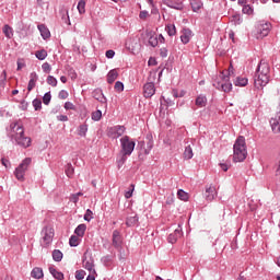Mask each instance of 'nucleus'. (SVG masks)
Segmentation results:
<instances>
[{
    "label": "nucleus",
    "mask_w": 280,
    "mask_h": 280,
    "mask_svg": "<svg viewBox=\"0 0 280 280\" xmlns=\"http://www.w3.org/2000/svg\"><path fill=\"white\" fill-rule=\"evenodd\" d=\"M231 75H235V69L233 66L229 67L228 75L222 72L219 75V80L213 83V86L218 89L219 91H223V93H231L233 91V83H231Z\"/></svg>",
    "instance_id": "obj_3"
},
{
    "label": "nucleus",
    "mask_w": 280,
    "mask_h": 280,
    "mask_svg": "<svg viewBox=\"0 0 280 280\" xmlns=\"http://www.w3.org/2000/svg\"><path fill=\"white\" fill-rule=\"evenodd\" d=\"M31 277L33 279H43V277H45V273H43V268L40 267L33 268V270L31 271Z\"/></svg>",
    "instance_id": "obj_20"
},
{
    "label": "nucleus",
    "mask_w": 280,
    "mask_h": 280,
    "mask_svg": "<svg viewBox=\"0 0 280 280\" xmlns=\"http://www.w3.org/2000/svg\"><path fill=\"white\" fill-rule=\"evenodd\" d=\"M115 91L117 93H121L124 91V83L121 81H117L114 85Z\"/></svg>",
    "instance_id": "obj_48"
},
{
    "label": "nucleus",
    "mask_w": 280,
    "mask_h": 280,
    "mask_svg": "<svg viewBox=\"0 0 280 280\" xmlns=\"http://www.w3.org/2000/svg\"><path fill=\"white\" fill-rule=\"evenodd\" d=\"M1 163H2V165H4V167H5L7 170H8V167L11 166L10 160H8V159H5V158H2V159H1Z\"/></svg>",
    "instance_id": "obj_61"
},
{
    "label": "nucleus",
    "mask_w": 280,
    "mask_h": 280,
    "mask_svg": "<svg viewBox=\"0 0 280 280\" xmlns=\"http://www.w3.org/2000/svg\"><path fill=\"white\" fill-rule=\"evenodd\" d=\"M10 129V137L16 145H20L21 148H30V145H32V138L25 137V129L22 124L12 122Z\"/></svg>",
    "instance_id": "obj_1"
},
{
    "label": "nucleus",
    "mask_w": 280,
    "mask_h": 280,
    "mask_svg": "<svg viewBox=\"0 0 280 280\" xmlns=\"http://www.w3.org/2000/svg\"><path fill=\"white\" fill-rule=\"evenodd\" d=\"M242 12H243V14H248V15H250V14H253V9L250 8L249 4H245V5L243 7V9H242Z\"/></svg>",
    "instance_id": "obj_53"
},
{
    "label": "nucleus",
    "mask_w": 280,
    "mask_h": 280,
    "mask_svg": "<svg viewBox=\"0 0 280 280\" xmlns=\"http://www.w3.org/2000/svg\"><path fill=\"white\" fill-rule=\"evenodd\" d=\"M127 156H128L127 154L121 153L120 159L117 160L118 170H121V167H124V164L128 159Z\"/></svg>",
    "instance_id": "obj_38"
},
{
    "label": "nucleus",
    "mask_w": 280,
    "mask_h": 280,
    "mask_svg": "<svg viewBox=\"0 0 280 280\" xmlns=\"http://www.w3.org/2000/svg\"><path fill=\"white\" fill-rule=\"evenodd\" d=\"M126 133V127L121 125H116L114 127L107 128V137L109 139H119V137H124Z\"/></svg>",
    "instance_id": "obj_8"
},
{
    "label": "nucleus",
    "mask_w": 280,
    "mask_h": 280,
    "mask_svg": "<svg viewBox=\"0 0 280 280\" xmlns=\"http://www.w3.org/2000/svg\"><path fill=\"white\" fill-rule=\"evenodd\" d=\"M268 82H270V65L266 60H260L254 77V86L261 89Z\"/></svg>",
    "instance_id": "obj_2"
},
{
    "label": "nucleus",
    "mask_w": 280,
    "mask_h": 280,
    "mask_svg": "<svg viewBox=\"0 0 280 280\" xmlns=\"http://www.w3.org/2000/svg\"><path fill=\"white\" fill-rule=\"evenodd\" d=\"M119 73L117 72V70L113 69L107 73V82L108 84H113V82H115L118 78Z\"/></svg>",
    "instance_id": "obj_25"
},
{
    "label": "nucleus",
    "mask_w": 280,
    "mask_h": 280,
    "mask_svg": "<svg viewBox=\"0 0 280 280\" xmlns=\"http://www.w3.org/2000/svg\"><path fill=\"white\" fill-rule=\"evenodd\" d=\"M142 143H147V148H144V154H150L154 148V138L152 137V133H148L145 136V140Z\"/></svg>",
    "instance_id": "obj_11"
},
{
    "label": "nucleus",
    "mask_w": 280,
    "mask_h": 280,
    "mask_svg": "<svg viewBox=\"0 0 280 280\" xmlns=\"http://www.w3.org/2000/svg\"><path fill=\"white\" fill-rule=\"evenodd\" d=\"M130 187H131V189H129V190H127V191L125 192V198H127V199L132 198V192L135 191V185L131 184Z\"/></svg>",
    "instance_id": "obj_54"
},
{
    "label": "nucleus",
    "mask_w": 280,
    "mask_h": 280,
    "mask_svg": "<svg viewBox=\"0 0 280 280\" xmlns=\"http://www.w3.org/2000/svg\"><path fill=\"white\" fill-rule=\"evenodd\" d=\"M36 82H38V74L36 72H32L30 74V81H28V85H27V91H34L35 86H36Z\"/></svg>",
    "instance_id": "obj_17"
},
{
    "label": "nucleus",
    "mask_w": 280,
    "mask_h": 280,
    "mask_svg": "<svg viewBox=\"0 0 280 280\" xmlns=\"http://www.w3.org/2000/svg\"><path fill=\"white\" fill-rule=\"evenodd\" d=\"M166 32L168 36H175L176 35V26L174 24L166 26Z\"/></svg>",
    "instance_id": "obj_39"
},
{
    "label": "nucleus",
    "mask_w": 280,
    "mask_h": 280,
    "mask_svg": "<svg viewBox=\"0 0 280 280\" xmlns=\"http://www.w3.org/2000/svg\"><path fill=\"white\" fill-rule=\"evenodd\" d=\"M248 84V79L246 77H237L234 80V86H246Z\"/></svg>",
    "instance_id": "obj_27"
},
{
    "label": "nucleus",
    "mask_w": 280,
    "mask_h": 280,
    "mask_svg": "<svg viewBox=\"0 0 280 280\" xmlns=\"http://www.w3.org/2000/svg\"><path fill=\"white\" fill-rule=\"evenodd\" d=\"M92 119L93 121H100L102 119V110H95L92 113Z\"/></svg>",
    "instance_id": "obj_44"
},
{
    "label": "nucleus",
    "mask_w": 280,
    "mask_h": 280,
    "mask_svg": "<svg viewBox=\"0 0 280 280\" xmlns=\"http://www.w3.org/2000/svg\"><path fill=\"white\" fill-rule=\"evenodd\" d=\"M195 104L198 108H205V106H207V96L205 94H200L197 96Z\"/></svg>",
    "instance_id": "obj_21"
},
{
    "label": "nucleus",
    "mask_w": 280,
    "mask_h": 280,
    "mask_svg": "<svg viewBox=\"0 0 280 280\" xmlns=\"http://www.w3.org/2000/svg\"><path fill=\"white\" fill-rule=\"evenodd\" d=\"M166 5H167V8H172L173 10H180V4H178L172 0H168L166 2Z\"/></svg>",
    "instance_id": "obj_46"
},
{
    "label": "nucleus",
    "mask_w": 280,
    "mask_h": 280,
    "mask_svg": "<svg viewBox=\"0 0 280 280\" xmlns=\"http://www.w3.org/2000/svg\"><path fill=\"white\" fill-rule=\"evenodd\" d=\"M136 145L137 143L135 142V140L130 139V137L128 136H124L122 138H120V154H127V156H130V154L135 152Z\"/></svg>",
    "instance_id": "obj_5"
},
{
    "label": "nucleus",
    "mask_w": 280,
    "mask_h": 280,
    "mask_svg": "<svg viewBox=\"0 0 280 280\" xmlns=\"http://www.w3.org/2000/svg\"><path fill=\"white\" fill-rule=\"evenodd\" d=\"M143 93H144V97H152L154 93H156V88H154V83L149 82L144 84Z\"/></svg>",
    "instance_id": "obj_14"
},
{
    "label": "nucleus",
    "mask_w": 280,
    "mask_h": 280,
    "mask_svg": "<svg viewBox=\"0 0 280 280\" xmlns=\"http://www.w3.org/2000/svg\"><path fill=\"white\" fill-rule=\"evenodd\" d=\"M61 12H62V16H61L62 21L65 23H68V25H71V22L69 21V10L66 9V10H62Z\"/></svg>",
    "instance_id": "obj_43"
},
{
    "label": "nucleus",
    "mask_w": 280,
    "mask_h": 280,
    "mask_svg": "<svg viewBox=\"0 0 280 280\" xmlns=\"http://www.w3.org/2000/svg\"><path fill=\"white\" fill-rule=\"evenodd\" d=\"M271 27H272V25L268 22L260 24L258 26L257 38H266V36H268V34H270Z\"/></svg>",
    "instance_id": "obj_9"
},
{
    "label": "nucleus",
    "mask_w": 280,
    "mask_h": 280,
    "mask_svg": "<svg viewBox=\"0 0 280 280\" xmlns=\"http://www.w3.org/2000/svg\"><path fill=\"white\" fill-rule=\"evenodd\" d=\"M74 233L78 237H84V233H86V224H79L75 228Z\"/></svg>",
    "instance_id": "obj_26"
},
{
    "label": "nucleus",
    "mask_w": 280,
    "mask_h": 280,
    "mask_svg": "<svg viewBox=\"0 0 280 280\" xmlns=\"http://www.w3.org/2000/svg\"><path fill=\"white\" fill-rule=\"evenodd\" d=\"M51 102V92H47L43 96V103L45 106H49V103Z\"/></svg>",
    "instance_id": "obj_40"
},
{
    "label": "nucleus",
    "mask_w": 280,
    "mask_h": 280,
    "mask_svg": "<svg viewBox=\"0 0 280 280\" xmlns=\"http://www.w3.org/2000/svg\"><path fill=\"white\" fill-rule=\"evenodd\" d=\"M47 84L50 86H58V80L54 75H48Z\"/></svg>",
    "instance_id": "obj_41"
},
{
    "label": "nucleus",
    "mask_w": 280,
    "mask_h": 280,
    "mask_svg": "<svg viewBox=\"0 0 280 280\" xmlns=\"http://www.w3.org/2000/svg\"><path fill=\"white\" fill-rule=\"evenodd\" d=\"M52 259L54 261H62V252H60V249H55L52 252Z\"/></svg>",
    "instance_id": "obj_37"
},
{
    "label": "nucleus",
    "mask_w": 280,
    "mask_h": 280,
    "mask_svg": "<svg viewBox=\"0 0 280 280\" xmlns=\"http://www.w3.org/2000/svg\"><path fill=\"white\" fill-rule=\"evenodd\" d=\"M177 198H179V200H184V202H187V200H189V195L185 190L179 189L177 191Z\"/></svg>",
    "instance_id": "obj_34"
},
{
    "label": "nucleus",
    "mask_w": 280,
    "mask_h": 280,
    "mask_svg": "<svg viewBox=\"0 0 280 280\" xmlns=\"http://www.w3.org/2000/svg\"><path fill=\"white\" fill-rule=\"evenodd\" d=\"M183 237V229H180V225L178 226V229H176L174 231V233H171L168 235V242L170 244H176V242H178V238Z\"/></svg>",
    "instance_id": "obj_13"
},
{
    "label": "nucleus",
    "mask_w": 280,
    "mask_h": 280,
    "mask_svg": "<svg viewBox=\"0 0 280 280\" xmlns=\"http://www.w3.org/2000/svg\"><path fill=\"white\" fill-rule=\"evenodd\" d=\"M79 14H85L86 12V0H80L77 5Z\"/></svg>",
    "instance_id": "obj_29"
},
{
    "label": "nucleus",
    "mask_w": 280,
    "mask_h": 280,
    "mask_svg": "<svg viewBox=\"0 0 280 280\" xmlns=\"http://www.w3.org/2000/svg\"><path fill=\"white\" fill-rule=\"evenodd\" d=\"M35 57L37 58V60H45V58H47V50L45 49L37 50L35 52Z\"/></svg>",
    "instance_id": "obj_36"
},
{
    "label": "nucleus",
    "mask_w": 280,
    "mask_h": 280,
    "mask_svg": "<svg viewBox=\"0 0 280 280\" xmlns=\"http://www.w3.org/2000/svg\"><path fill=\"white\" fill-rule=\"evenodd\" d=\"M37 30L40 32V36L42 38H44V40H47V38L51 37V33L49 32V28H47L45 24H39L37 26Z\"/></svg>",
    "instance_id": "obj_19"
},
{
    "label": "nucleus",
    "mask_w": 280,
    "mask_h": 280,
    "mask_svg": "<svg viewBox=\"0 0 280 280\" xmlns=\"http://www.w3.org/2000/svg\"><path fill=\"white\" fill-rule=\"evenodd\" d=\"M25 67V61L23 59H18V71H21Z\"/></svg>",
    "instance_id": "obj_60"
},
{
    "label": "nucleus",
    "mask_w": 280,
    "mask_h": 280,
    "mask_svg": "<svg viewBox=\"0 0 280 280\" xmlns=\"http://www.w3.org/2000/svg\"><path fill=\"white\" fill-rule=\"evenodd\" d=\"M89 276L86 277V280H95V277H97V272L95 270L89 271Z\"/></svg>",
    "instance_id": "obj_58"
},
{
    "label": "nucleus",
    "mask_w": 280,
    "mask_h": 280,
    "mask_svg": "<svg viewBox=\"0 0 280 280\" xmlns=\"http://www.w3.org/2000/svg\"><path fill=\"white\" fill-rule=\"evenodd\" d=\"M67 97H69V93L65 90H61L59 92V100H67Z\"/></svg>",
    "instance_id": "obj_57"
},
{
    "label": "nucleus",
    "mask_w": 280,
    "mask_h": 280,
    "mask_svg": "<svg viewBox=\"0 0 280 280\" xmlns=\"http://www.w3.org/2000/svg\"><path fill=\"white\" fill-rule=\"evenodd\" d=\"M113 246L114 248H121V234L117 230L113 232Z\"/></svg>",
    "instance_id": "obj_18"
},
{
    "label": "nucleus",
    "mask_w": 280,
    "mask_h": 280,
    "mask_svg": "<svg viewBox=\"0 0 280 280\" xmlns=\"http://www.w3.org/2000/svg\"><path fill=\"white\" fill-rule=\"evenodd\" d=\"M65 108H66V110H75V105H73V103H71V102H66Z\"/></svg>",
    "instance_id": "obj_56"
},
{
    "label": "nucleus",
    "mask_w": 280,
    "mask_h": 280,
    "mask_svg": "<svg viewBox=\"0 0 280 280\" xmlns=\"http://www.w3.org/2000/svg\"><path fill=\"white\" fill-rule=\"evenodd\" d=\"M73 174H74L73 165L68 164L67 168H66V175L68 176V178H71V176H73Z\"/></svg>",
    "instance_id": "obj_47"
},
{
    "label": "nucleus",
    "mask_w": 280,
    "mask_h": 280,
    "mask_svg": "<svg viewBox=\"0 0 280 280\" xmlns=\"http://www.w3.org/2000/svg\"><path fill=\"white\" fill-rule=\"evenodd\" d=\"M54 228L51 226H45L42 230V246L44 248H47V246H49L52 242H54Z\"/></svg>",
    "instance_id": "obj_7"
},
{
    "label": "nucleus",
    "mask_w": 280,
    "mask_h": 280,
    "mask_svg": "<svg viewBox=\"0 0 280 280\" xmlns=\"http://www.w3.org/2000/svg\"><path fill=\"white\" fill-rule=\"evenodd\" d=\"M92 97L94 100H97V102H101V104H106V96H104V93L101 89H96L92 92Z\"/></svg>",
    "instance_id": "obj_16"
},
{
    "label": "nucleus",
    "mask_w": 280,
    "mask_h": 280,
    "mask_svg": "<svg viewBox=\"0 0 280 280\" xmlns=\"http://www.w3.org/2000/svg\"><path fill=\"white\" fill-rule=\"evenodd\" d=\"M149 45H151V47H156V45H159V38L156 36H151L149 38Z\"/></svg>",
    "instance_id": "obj_52"
},
{
    "label": "nucleus",
    "mask_w": 280,
    "mask_h": 280,
    "mask_svg": "<svg viewBox=\"0 0 280 280\" xmlns=\"http://www.w3.org/2000/svg\"><path fill=\"white\" fill-rule=\"evenodd\" d=\"M2 33L4 34L5 38H13L14 36V30L12 28V26L5 24L3 27H2Z\"/></svg>",
    "instance_id": "obj_24"
},
{
    "label": "nucleus",
    "mask_w": 280,
    "mask_h": 280,
    "mask_svg": "<svg viewBox=\"0 0 280 280\" xmlns=\"http://www.w3.org/2000/svg\"><path fill=\"white\" fill-rule=\"evenodd\" d=\"M270 126H271L272 132H275V135H279V132H280V112L276 115L275 118H271Z\"/></svg>",
    "instance_id": "obj_12"
},
{
    "label": "nucleus",
    "mask_w": 280,
    "mask_h": 280,
    "mask_svg": "<svg viewBox=\"0 0 280 280\" xmlns=\"http://www.w3.org/2000/svg\"><path fill=\"white\" fill-rule=\"evenodd\" d=\"M106 58H115V50H107L105 52Z\"/></svg>",
    "instance_id": "obj_63"
},
{
    "label": "nucleus",
    "mask_w": 280,
    "mask_h": 280,
    "mask_svg": "<svg viewBox=\"0 0 280 280\" xmlns=\"http://www.w3.org/2000/svg\"><path fill=\"white\" fill-rule=\"evenodd\" d=\"M42 69L44 73H50L51 72V65L49 62H44L42 65Z\"/></svg>",
    "instance_id": "obj_51"
},
{
    "label": "nucleus",
    "mask_w": 280,
    "mask_h": 280,
    "mask_svg": "<svg viewBox=\"0 0 280 280\" xmlns=\"http://www.w3.org/2000/svg\"><path fill=\"white\" fill-rule=\"evenodd\" d=\"M190 5L192 12H200V10L202 9V2L198 0H194Z\"/></svg>",
    "instance_id": "obj_33"
},
{
    "label": "nucleus",
    "mask_w": 280,
    "mask_h": 280,
    "mask_svg": "<svg viewBox=\"0 0 280 280\" xmlns=\"http://www.w3.org/2000/svg\"><path fill=\"white\" fill-rule=\"evenodd\" d=\"M32 164V159L26 158L22 161V163L15 168L14 176L19 180H25V173L27 172V167Z\"/></svg>",
    "instance_id": "obj_6"
},
{
    "label": "nucleus",
    "mask_w": 280,
    "mask_h": 280,
    "mask_svg": "<svg viewBox=\"0 0 280 280\" xmlns=\"http://www.w3.org/2000/svg\"><path fill=\"white\" fill-rule=\"evenodd\" d=\"M148 16H150V13L148 11H141L139 13V19H141V21H145V19H148Z\"/></svg>",
    "instance_id": "obj_55"
},
{
    "label": "nucleus",
    "mask_w": 280,
    "mask_h": 280,
    "mask_svg": "<svg viewBox=\"0 0 280 280\" xmlns=\"http://www.w3.org/2000/svg\"><path fill=\"white\" fill-rule=\"evenodd\" d=\"M139 222V217L133 215V217H129L126 220V226H137Z\"/></svg>",
    "instance_id": "obj_30"
},
{
    "label": "nucleus",
    "mask_w": 280,
    "mask_h": 280,
    "mask_svg": "<svg viewBox=\"0 0 280 280\" xmlns=\"http://www.w3.org/2000/svg\"><path fill=\"white\" fill-rule=\"evenodd\" d=\"M215 196H218V191L215 190L214 186H208L206 187L205 198L208 200V202H212V200H215Z\"/></svg>",
    "instance_id": "obj_10"
},
{
    "label": "nucleus",
    "mask_w": 280,
    "mask_h": 280,
    "mask_svg": "<svg viewBox=\"0 0 280 280\" xmlns=\"http://www.w3.org/2000/svg\"><path fill=\"white\" fill-rule=\"evenodd\" d=\"M160 56L162 58H167V48H161L160 49Z\"/></svg>",
    "instance_id": "obj_62"
},
{
    "label": "nucleus",
    "mask_w": 280,
    "mask_h": 280,
    "mask_svg": "<svg viewBox=\"0 0 280 280\" xmlns=\"http://www.w3.org/2000/svg\"><path fill=\"white\" fill-rule=\"evenodd\" d=\"M69 245L72 247L79 246L80 245V236L72 235L69 240Z\"/></svg>",
    "instance_id": "obj_35"
},
{
    "label": "nucleus",
    "mask_w": 280,
    "mask_h": 280,
    "mask_svg": "<svg viewBox=\"0 0 280 280\" xmlns=\"http://www.w3.org/2000/svg\"><path fill=\"white\" fill-rule=\"evenodd\" d=\"M83 268H85V270H89V272H93V270H95V265L93 264V259L83 258Z\"/></svg>",
    "instance_id": "obj_22"
},
{
    "label": "nucleus",
    "mask_w": 280,
    "mask_h": 280,
    "mask_svg": "<svg viewBox=\"0 0 280 280\" xmlns=\"http://www.w3.org/2000/svg\"><path fill=\"white\" fill-rule=\"evenodd\" d=\"M84 277H86V271H84V270H77L75 271V279L82 280V279H84Z\"/></svg>",
    "instance_id": "obj_50"
},
{
    "label": "nucleus",
    "mask_w": 280,
    "mask_h": 280,
    "mask_svg": "<svg viewBox=\"0 0 280 280\" xmlns=\"http://www.w3.org/2000/svg\"><path fill=\"white\" fill-rule=\"evenodd\" d=\"M86 132H89V125L88 124L80 125L78 128L79 137H86Z\"/></svg>",
    "instance_id": "obj_31"
},
{
    "label": "nucleus",
    "mask_w": 280,
    "mask_h": 280,
    "mask_svg": "<svg viewBox=\"0 0 280 280\" xmlns=\"http://www.w3.org/2000/svg\"><path fill=\"white\" fill-rule=\"evenodd\" d=\"M80 200V197L77 194H72L70 196V201L77 205V202Z\"/></svg>",
    "instance_id": "obj_59"
},
{
    "label": "nucleus",
    "mask_w": 280,
    "mask_h": 280,
    "mask_svg": "<svg viewBox=\"0 0 280 280\" xmlns=\"http://www.w3.org/2000/svg\"><path fill=\"white\" fill-rule=\"evenodd\" d=\"M231 22L234 23V25H241L242 16H240V14H235L231 18Z\"/></svg>",
    "instance_id": "obj_45"
},
{
    "label": "nucleus",
    "mask_w": 280,
    "mask_h": 280,
    "mask_svg": "<svg viewBox=\"0 0 280 280\" xmlns=\"http://www.w3.org/2000/svg\"><path fill=\"white\" fill-rule=\"evenodd\" d=\"M49 272L54 277V279H57V280H63L65 279V275L62 272L58 271L56 269V267H54V266L49 267Z\"/></svg>",
    "instance_id": "obj_23"
},
{
    "label": "nucleus",
    "mask_w": 280,
    "mask_h": 280,
    "mask_svg": "<svg viewBox=\"0 0 280 280\" xmlns=\"http://www.w3.org/2000/svg\"><path fill=\"white\" fill-rule=\"evenodd\" d=\"M184 159L189 161L190 159H194V150L191 149V145H187L184 151Z\"/></svg>",
    "instance_id": "obj_32"
},
{
    "label": "nucleus",
    "mask_w": 280,
    "mask_h": 280,
    "mask_svg": "<svg viewBox=\"0 0 280 280\" xmlns=\"http://www.w3.org/2000/svg\"><path fill=\"white\" fill-rule=\"evenodd\" d=\"M233 150L234 163H242L243 161H246V156H248V151L246 150V138L240 136L234 143Z\"/></svg>",
    "instance_id": "obj_4"
},
{
    "label": "nucleus",
    "mask_w": 280,
    "mask_h": 280,
    "mask_svg": "<svg viewBox=\"0 0 280 280\" xmlns=\"http://www.w3.org/2000/svg\"><path fill=\"white\" fill-rule=\"evenodd\" d=\"M5 82H8V72L3 70L0 75V91L5 89Z\"/></svg>",
    "instance_id": "obj_28"
},
{
    "label": "nucleus",
    "mask_w": 280,
    "mask_h": 280,
    "mask_svg": "<svg viewBox=\"0 0 280 280\" xmlns=\"http://www.w3.org/2000/svg\"><path fill=\"white\" fill-rule=\"evenodd\" d=\"M191 36H192V33H191V30L189 28H184L182 31V35H180V40L184 45H187V43H189V40H191Z\"/></svg>",
    "instance_id": "obj_15"
},
{
    "label": "nucleus",
    "mask_w": 280,
    "mask_h": 280,
    "mask_svg": "<svg viewBox=\"0 0 280 280\" xmlns=\"http://www.w3.org/2000/svg\"><path fill=\"white\" fill-rule=\"evenodd\" d=\"M166 106H174V101H172L171 98H165V96H162Z\"/></svg>",
    "instance_id": "obj_64"
},
{
    "label": "nucleus",
    "mask_w": 280,
    "mask_h": 280,
    "mask_svg": "<svg viewBox=\"0 0 280 280\" xmlns=\"http://www.w3.org/2000/svg\"><path fill=\"white\" fill-rule=\"evenodd\" d=\"M33 106L35 110H40L43 108V101L35 98L33 101Z\"/></svg>",
    "instance_id": "obj_42"
},
{
    "label": "nucleus",
    "mask_w": 280,
    "mask_h": 280,
    "mask_svg": "<svg viewBox=\"0 0 280 280\" xmlns=\"http://www.w3.org/2000/svg\"><path fill=\"white\" fill-rule=\"evenodd\" d=\"M85 222H91L93 220V211L91 209H88L84 214Z\"/></svg>",
    "instance_id": "obj_49"
}]
</instances>
